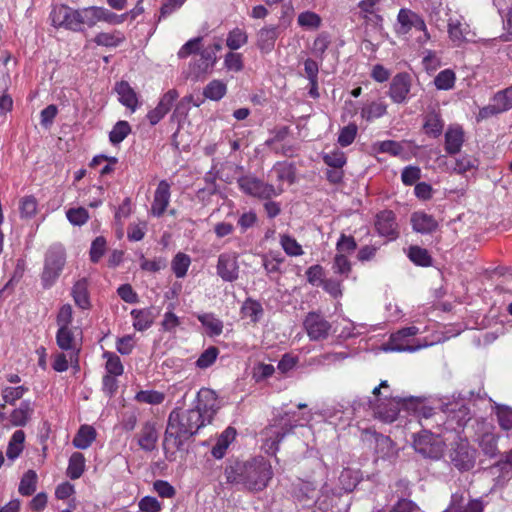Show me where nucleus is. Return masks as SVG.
<instances>
[{
    "label": "nucleus",
    "mask_w": 512,
    "mask_h": 512,
    "mask_svg": "<svg viewBox=\"0 0 512 512\" xmlns=\"http://www.w3.org/2000/svg\"><path fill=\"white\" fill-rule=\"evenodd\" d=\"M280 245L288 256L297 257L304 253L302 246L297 240L288 234L280 235Z\"/></svg>",
    "instance_id": "a18cd8bd"
},
{
    "label": "nucleus",
    "mask_w": 512,
    "mask_h": 512,
    "mask_svg": "<svg viewBox=\"0 0 512 512\" xmlns=\"http://www.w3.org/2000/svg\"><path fill=\"white\" fill-rule=\"evenodd\" d=\"M444 148L447 154L455 155L461 151L465 141L464 130L460 125H450L445 132Z\"/></svg>",
    "instance_id": "412c9836"
},
{
    "label": "nucleus",
    "mask_w": 512,
    "mask_h": 512,
    "mask_svg": "<svg viewBox=\"0 0 512 512\" xmlns=\"http://www.w3.org/2000/svg\"><path fill=\"white\" fill-rule=\"evenodd\" d=\"M241 314L243 317L250 318L251 322L257 323L263 317L264 310L260 302L248 298L242 304Z\"/></svg>",
    "instance_id": "e433bc0d"
},
{
    "label": "nucleus",
    "mask_w": 512,
    "mask_h": 512,
    "mask_svg": "<svg viewBox=\"0 0 512 512\" xmlns=\"http://www.w3.org/2000/svg\"><path fill=\"white\" fill-rule=\"evenodd\" d=\"M323 161L331 168L341 169L346 164L345 153L340 150H334L323 155Z\"/></svg>",
    "instance_id": "69168bd1"
},
{
    "label": "nucleus",
    "mask_w": 512,
    "mask_h": 512,
    "mask_svg": "<svg viewBox=\"0 0 512 512\" xmlns=\"http://www.w3.org/2000/svg\"><path fill=\"white\" fill-rule=\"evenodd\" d=\"M65 251L60 246H52L46 253L42 283L44 288L51 287L60 276L65 265Z\"/></svg>",
    "instance_id": "423d86ee"
},
{
    "label": "nucleus",
    "mask_w": 512,
    "mask_h": 512,
    "mask_svg": "<svg viewBox=\"0 0 512 512\" xmlns=\"http://www.w3.org/2000/svg\"><path fill=\"white\" fill-rule=\"evenodd\" d=\"M493 426L485 419H475V442H477L482 453L495 458L499 454L498 440L500 436L493 432Z\"/></svg>",
    "instance_id": "39448f33"
},
{
    "label": "nucleus",
    "mask_w": 512,
    "mask_h": 512,
    "mask_svg": "<svg viewBox=\"0 0 512 512\" xmlns=\"http://www.w3.org/2000/svg\"><path fill=\"white\" fill-rule=\"evenodd\" d=\"M443 512H483V504L479 500L464 503L463 493H453L448 508Z\"/></svg>",
    "instance_id": "393cba45"
},
{
    "label": "nucleus",
    "mask_w": 512,
    "mask_h": 512,
    "mask_svg": "<svg viewBox=\"0 0 512 512\" xmlns=\"http://www.w3.org/2000/svg\"><path fill=\"white\" fill-rule=\"evenodd\" d=\"M455 80V73L450 69H445L435 77L434 84L439 90H449L454 87Z\"/></svg>",
    "instance_id": "4d7b16f0"
},
{
    "label": "nucleus",
    "mask_w": 512,
    "mask_h": 512,
    "mask_svg": "<svg viewBox=\"0 0 512 512\" xmlns=\"http://www.w3.org/2000/svg\"><path fill=\"white\" fill-rule=\"evenodd\" d=\"M191 409L201 414V419L204 420V424L210 423L219 409L216 393L208 388L201 389L197 394L196 405Z\"/></svg>",
    "instance_id": "f8f14e48"
},
{
    "label": "nucleus",
    "mask_w": 512,
    "mask_h": 512,
    "mask_svg": "<svg viewBox=\"0 0 512 512\" xmlns=\"http://www.w3.org/2000/svg\"><path fill=\"white\" fill-rule=\"evenodd\" d=\"M78 9L61 4L54 6L50 13V20L54 27L79 32Z\"/></svg>",
    "instance_id": "9b49d317"
},
{
    "label": "nucleus",
    "mask_w": 512,
    "mask_h": 512,
    "mask_svg": "<svg viewBox=\"0 0 512 512\" xmlns=\"http://www.w3.org/2000/svg\"><path fill=\"white\" fill-rule=\"evenodd\" d=\"M419 333V328L416 326L405 327L397 332L391 334L388 341L387 350L396 351V352H415L423 347H426L427 344H413L414 340L413 336Z\"/></svg>",
    "instance_id": "6e6552de"
},
{
    "label": "nucleus",
    "mask_w": 512,
    "mask_h": 512,
    "mask_svg": "<svg viewBox=\"0 0 512 512\" xmlns=\"http://www.w3.org/2000/svg\"><path fill=\"white\" fill-rule=\"evenodd\" d=\"M96 438V431L92 426L82 425L73 439L74 447L87 449Z\"/></svg>",
    "instance_id": "f704fd0d"
},
{
    "label": "nucleus",
    "mask_w": 512,
    "mask_h": 512,
    "mask_svg": "<svg viewBox=\"0 0 512 512\" xmlns=\"http://www.w3.org/2000/svg\"><path fill=\"white\" fill-rule=\"evenodd\" d=\"M444 412H448L446 420L443 422L444 431H455L459 433L471 420V412L466 405H461L456 410L452 407V404H448Z\"/></svg>",
    "instance_id": "2eb2a0df"
},
{
    "label": "nucleus",
    "mask_w": 512,
    "mask_h": 512,
    "mask_svg": "<svg viewBox=\"0 0 512 512\" xmlns=\"http://www.w3.org/2000/svg\"><path fill=\"white\" fill-rule=\"evenodd\" d=\"M197 319L208 330L210 336H218L223 331V322L212 313H203Z\"/></svg>",
    "instance_id": "ea45409f"
},
{
    "label": "nucleus",
    "mask_w": 512,
    "mask_h": 512,
    "mask_svg": "<svg viewBox=\"0 0 512 512\" xmlns=\"http://www.w3.org/2000/svg\"><path fill=\"white\" fill-rule=\"evenodd\" d=\"M304 328L312 341L326 339L331 330V324L319 313L309 312L304 320Z\"/></svg>",
    "instance_id": "ddd939ff"
},
{
    "label": "nucleus",
    "mask_w": 512,
    "mask_h": 512,
    "mask_svg": "<svg viewBox=\"0 0 512 512\" xmlns=\"http://www.w3.org/2000/svg\"><path fill=\"white\" fill-rule=\"evenodd\" d=\"M115 90L119 96V101L127 108L135 111L138 104V98L129 83L121 81L116 84Z\"/></svg>",
    "instance_id": "7c9ffc66"
},
{
    "label": "nucleus",
    "mask_w": 512,
    "mask_h": 512,
    "mask_svg": "<svg viewBox=\"0 0 512 512\" xmlns=\"http://www.w3.org/2000/svg\"><path fill=\"white\" fill-rule=\"evenodd\" d=\"M375 227L381 236L388 237L390 240L398 237L395 214L390 210H384L377 214Z\"/></svg>",
    "instance_id": "aec40b11"
},
{
    "label": "nucleus",
    "mask_w": 512,
    "mask_h": 512,
    "mask_svg": "<svg viewBox=\"0 0 512 512\" xmlns=\"http://www.w3.org/2000/svg\"><path fill=\"white\" fill-rule=\"evenodd\" d=\"M477 168L478 160L476 158L469 155H463L455 159L452 171L457 174H465L466 172L476 170Z\"/></svg>",
    "instance_id": "8fccbe9b"
},
{
    "label": "nucleus",
    "mask_w": 512,
    "mask_h": 512,
    "mask_svg": "<svg viewBox=\"0 0 512 512\" xmlns=\"http://www.w3.org/2000/svg\"><path fill=\"white\" fill-rule=\"evenodd\" d=\"M512 107V86L494 95L491 103L480 110L482 117H489L509 110Z\"/></svg>",
    "instance_id": "f3484780"
},
{
    "label": "nucleus",
    "mask_w": 512,
    "mask_h": 512,
    "mask_svg": "<svg viewBox=\"0 0 512 512\" xmlns=\"http://www.w3.org/2000/svg\"><path fill=\"white\" fill-rule=\"evenodd\" d=\"M477 451L467 438L459 437L451 444L449 458L451 464L459 471H469L476 463Z\"/></svg>",
    "instance_id": "20e7f679"
},
{
    "label": "nucleus",
    "mask_w": 512,
    "mask_h": 512,
    "mask_svg": "<svg viewBox=\"0 0 512 512\" xmlns=\"http://www.w3.org/2000/svg\"><path fill=\"white\" fill-rule=\"evenodd\" d=\"M407 401V409H412L420 418H424L425 420L435 418V422L440 426L439 421H443L441 414H436L433 408L425 406L418 398L410 397L407 398Z\"/></svg>",
    "instance_id": "473e14b6"
},
{
    "label": "nucleus",
    "mask_w": 512,
    "mask_h": 512,
    "mask_svg": "<svg viewBox=\"0 0 512 512\" xmlns=\"http://www.w3.org/2000/svg\"><path fill=\"white\" fill-rule=\"evenodd\" d=\"M411 87V76L406 72L398 73L392 78L388 95L394 103H405L408 101Z\"/></svg>",
    "instance_id": "dca6fc26"
},
{
    "label": "nucleus",
    "mask_w": 512,
    "mask_h": 512,
    "mask_svg": "<svg viewBox=\"0 0 512 512\" xmlns=\"http://www.w3.org/2000/svg\"><path fill=\"white\" fill-rule=\"evenodd\" d=\"M34 413V407L30 400H24L19 407L14 409L9 415L10 424L14 427H24L31 420Z\"/></svg>",
    "instance_id": "a878e982"
},
{
    "label": "nucleus",
    "mask_w": 512,
    "mask_h": 512,
    "mask_svg": "<svg viewBox=\"0 0 512 512\" xmlns=\"http://www.w3.org/2000/svg\"><path fill=\"white\" fill-rule=\"evenodd\" d=\"M358 127L354 123H350L343 127L338 135V143L342 147H347L353 143L356 138Z\"/></svg>",
    "instance_id": "e2e57ef3"
},
{
    "label": "nucleus",
    "mask_w": 512,
    "mask_h": 512,
    "mask_svg": "<svg viewBox=\"0 0 512 512\" xmlns=\"http://www.w3.org/2000/svg\"><path fill=\"white\" fill-rule=\"evenodd\" d=\"M179 97V93L175 89L167 91L160 99L158 105L148 112L147 118L151 125H156L171 110L175 100Z\"/></svg>",
    "instance_id": "6ab92c4d"
},
{
    "label": "nucleus",
    "mask_w": 512,
    "mask_h": 512,
    "mask_svg": "<svg viewBox=\"0 0 512 512\" xmlns=\"http://www.w3.org/2000/svg\"><path fill=\"white\" fill-rule=\"evenodd\" d=\"M201 414L192 409L176 408L171 411L164 436V447L180 450L184 443L203 427Z\"/></svg>",
    "instance_id": "f03ea898"
},
{
    "label": "nucleus",
    "mask_w": 512,
    "mask_h": 512,
    "mask_svg": "<svg viewBox=\"0 0 512 512\" xmlns=\"http://www.w3.org/2000/svg\"><path fill=\"white\" fill-rule=\"evenodd\" d=\"M444 129V121L439 112L431 110L424 115L423 130L426 135L438 138Z\"/></svg>",
    "instance_id": "cd10ccee"
},
{
    "label": "nucleus",
    "mask_w": 512,
    "mask_h": 512,
    "mask_svg": "<svg viewBox=\"0 0 512 512\" xmlns=\"http://www.w3.org/2000/svg\"><path fill=\"white\" fill-rule=\"evenodd\" d=\"M387 111V105L382 101L371 102L361 110V116L370 121L383 116Z\"/></svg>",
    "instance_id": "3c124183"
},
{
    "label": "nucleus",
    "mask_w": 512,
    "mask_h": 512,
    "mask_svg": "<svg viewBox=\"0 0 512 512\" xmlns=\"http://www.w3.org/2000/svg\"><path fill=\"white\" fill-rule=\"evenodd\" d=\"M131 316L133 318V327L137 331H145L154 322L155 314L153 313L152 308L145 309H133L131 311Z\"/></svg>",
    "instance_id": "2f4dec72"
},
{
    "label": "nucleus",
    "mask_w": 512,
    "mask_h": 512,
    "mask_svg": "<svg viewBox=\"0 0 512 512\" xmlns=\"http://www.w3.org/2000/svg\"><path fill=\"white\" fill-rule=\"evenodd\" d=\"M439 432H431L423 430L421 433L414 437L413 446L416 452L420 453L424 457L437 459L442 454V445L439 436L442 432L438 428Z\"/></svg>",
    "instance_id": "0eeeda50"
},
{
    "label": "nucleus",
    "mask_w": 512,
    "mask_h": 512,
    "mask_svg": "<svg viewBox=\"0 0 512 512\" xmlns=\"http://www.w3.org/2000/svg\"><path fill=\"white\" fill-rule=\"evenodd\" d=\"M293 496L303 506H309L317 501L319 493L313 482L300 480L294 485Z\"/></svg>",
    "instance_id": "4be33fe9"
},
{
    "label": "nucleus",
    "mask_w": 512,
    "mask_h": 512,
    "mask_svg": "<svg viewBox=\"0 0 512 512\" xmlns=\"http://www.w3.org/2000/svg\"><path fill=\"white\" fill-rule=\"evenodd\" d=\"M332 269L335 274L347 278L351 272V263L344 254L337 253L334 257Z\"/></svg>",
    "instance_id": "bf43d9fd"
},
{
    "label": "nucleus",
    "mask_w": 512,
    "mask_h": 512,
    "mask_svg": "<svg viewBox=\"0 0 512 512\" xmlns=\"http://www.w3.org/2000/svg\"><path fill=\"white\" fill-rule=\"evenodd\" d=\"M237 182L244 193L261 199H270L283 192L282 188L276 189L273 185L250 175L240 177Z\"/></svg>",
    "instance_id": "9d476101"
},
{
    "label": "nucleus",
    "mask_w": 512,
    "mask_h": 512,
    "mask_svg": "<svg viewBox=\"0 0 512 512\" xmlns=\"http://www.w3.org/2000/svg\"><path fill=\"white\" fill-rule=\"evenodd\" d=\"M11 62V56L7 51L0 50V92H7L10 85V75L8 65Z\"/></svg>",
    "instance_id": "a19ab883"
},
{
    "label": "nucleus",
    "mask_w": 512,
    "mask_h": 512,
    "mask_svg": "<svg viewBox=\"0 0 512 512\" xmlns=\"http://www.w3.org/2000/svg\"><path fill=\"white\" fill-rule=\"evenodd\" d=\"M79 13V32L83 30V25L86 24L89 27L94 26L99 22V7L91 6L83 9H78Z\"/></svg>",
    "instance_id": "37998d69"
},
{
    "label": "nucleus",
    "mask_w": 512,
    "mask_h": 512,
    "mask_svg": "<svg viewBox=\"0 0 512 512\" xmlns=\"http://www.w3.org/2000/svg\"><path fill=\"white\" fill-rule=\"evenodd\" d=\"M411 224L413 230L421 234L432 233L438 227L434 217L424 212H414L411 215Z\"/></svg>",
    "instance_id": "bb28decb"
},
{
    "label": "nucleus",
    "mask_w": 512,
    "mask_h": 512,
    "mask_svg": "<svg viewBox=\"0 0 512 512\" xmlns=\"http://www.w3.org/2000/svg\"><path fill=\"white\" fill-rule=\"evenodd\" d=\"M235 435L236 431L234 428L228 427L225 429L218 438L216 445L212 448V455L217 459L222 458L229 444L234 440Z\"/></svg>",
    "instance_id": "4c0bfd02"
},
{
    "label": "nucleus",
    "mask_w": 512,
    "mask_h": 512,
    "mask_svg": "<svg viewBox=\"0 0 512 512\" xmlns=\"http://www.w3.org/2000/svg\"><path fill=\"white\" fill-rule=\"evenodd\" d=\"M248 41V35L247 33L240 29V28H234L228 33L227 39H226V45L231 50H238L243 45H245Z\"/></svg>",
    "instance_id": "6e6d98bb"
},
{
    "label": "nucleus",
    "mask_w": 512,
    "mask_h": 512,
    "mask_svg": "<svg viewBox=\"0 0 512 512\" xmlns=\"http://www.w3.org/2000/svg\"><path fill=\"white\" fill-rule=\"evenodd\" d=\"M217 275L226 282H234L239 278L238 254L225 252L219 255L217 261Z\"/></svg>",
    "instance_id": "4468645a"
},
{
    "label": "nucleus",
    "mask_w": 512,
    "mask_h": 512,
    "mask_svg": "<svg viewBox=\"0 0 512 512\" xmlns=\"http://www.w3.org/2000/svg\"><path fill=\"white\" fill-rule=\"evenodd\" d=\"M170 201V185L167 181L161 180L155 190L154 199L151 205V214L160 217L166 211Z\"/></svg>",
    "instance_id": "5701e85b"
},
{
    "label": "nucleus",
    "mask_w": 512,
    "mask_h": 512,
    "mask_svg": "<svg viewBox=\"0 0 512 512\" xmlns=\"http://www.w3.org/2000/svg\"><path fill=\"white\" fill-rule=\"evenodd\" d=\"M72 297L75 304L81 309L90 308L88 284L85 278L78 280L72 288Z\"/></svg>",
    "instance_id": "72a5a7b5"
},
{
    "label": "nucleus",
    "mask_w": 512,
    "mask_h": 512,
    "mask_svg": "<svg viewBox=\"0 0 512 512\" xmlns=\"http://www.w3.org/2000/svg\"><path fill=\"white\" fill-rule=\"evenodd\" d=\"M103 358L106 359L105 369L108 375L120 376L123 374L124 367L118 355L105 351Z\"/></svg>",
    "instance_id": "49530a36"
},
{
    "label": "nucleus",
    "mask_w": 512,
    "mask_h": 512,
    "mask_svg": "<svg viewBox=\"0 0 512 512\" xmlns=\"http://www.w3.org/2000/svg\"><path fill=\"white\" fill-rule=\"evenodd\" d=\"M409 259L416 265L427 267L431 265L432 259L428 251L419 246H411L408 253Z\"/></svg>",
    "instance_id": "864d4df0"
},
{
    "label": "nucleus",
    "mask_w": 512,
    "mask_h": 512,
    "mask_svg": "<svg viewBox=\"0 0 512 512\" xmlns=\"http://www.w3.org/2000/svg\"><path fill=\"white\" fill-rule=\"evenodd\" d=\"M279 36V28L275 25L264 26L257 32V47L263 53H270Z\"/></svg>",
    "instance_id": "b1692460"
},
{
    "label": "nucleus",
    "mask_w": 512,
    "mask_h": 512,
    "mask_svg": "<svg viewBox=\"0 0 512 512\" xmlns=\"http://www.w3.org/2000/svg\"><path fill=\"white\" fill-rule=\"evenodd\" d=\"M277 174V179L281 182H287L293 184L296 180L295 169L291 164H277L274 167Z\"/></svg>",
    "instance_id": "052dcab7"
},
{
    "label": "nucleus",
    "mask_w": 512,
    "mask_h": 512,
    "mask_svg": "<svg viewBox=\"0 0 512 512\" xmlns=\"http://www.w3.org/2000/svg\"><path fill=\"white\" fill-rule=\"evenodd\" d=\"M56 342L62 350L68 351L75 348L74 334L70 327H59L56 334Z\"/></svg>",
    "instance_id": "5fc2aeb1"
},
{
    "label": "nucleus",
    "mask_w": 512,
    "mask_h": 512,
    "mask_svg": "<svg viewBox=\"0 0 512 512\" xmlns=\"http://www.w3.org/2000/svg\"><path fill=\"white\" fill-rule=\"evenodd\" d=\"M28 391L25 386L5 387L2 389V399L5 403L13 405L17 400L21 399Z\"/></svg>",
    "instance_id": "680f3d73"
},
{
    "label": "nucleus",
    "mask_w": 512,
    "mask_h": 512,
    "mask_svg": "<svg viewBox=\"0 0 512 512\" xmlns=\"http://www.w3.org/2000/svg\"><path fill=\"white\" fill-rule=\"evenodd\" d=\"M367 404L372 410L373 417L384 423L394 422L401 408L408 407L407 398L393 394H384V398H380L378 401H368Z\"/></svg>",
    "instance_id": "7ed1b4c3"
},
{
    "label": "nucleus",
    "mask_w": 512,
    "mask_h": 512,
    "mask_svg": "<svg viewBox=\"0 0 512 512\" xmlns=\"http://www.w3.org/2000/svg\"><path fill=\"white\" fill-rule=\"evenodd\" d=\"M387 512H422L421 508L412 500L401 497Z\"/></svg>",
    "instance_id": "774afa93"
},
{
    "label": "nucleus",
    "mask_w": 512,
    "mask_h": 512,
    "mask_svg": "<svg viewBox=\"0 0 512 512\" xmlns=\"http://www.w3.org/2000/svg\"><path fill=\"white\" fill-rule=\"evenodd\" d=\"M37 474L33 470H28L21 478L18 491L23 496H30L36 490Z\"/></svg>",
    "instance_id": "de8ad7c7"
},
{
    "label": "nucleus",
    "mask_w": 512,
    "mask_h": 512,
    "mask_svg": "<svg viewBox=\"0 0 512 512\" xmlns=\"http://www.w3.org/2000/svg\"><path fill=\"white\" fill-rule=\"evenodd\" d=\"M85 469V458L80 452H74L69 458V464L67 468V476L76 480L80 478Z\"/></svg>",
    "instance_id": "58836bf2"
},
{
    "label": "nucleus",
    "mask_w": 512,
    "mask_h": 512,
    "mask_svg": "<svg viewBox=\"0 0 512 512\" xmlns=\"http://www.w3.org/2000/svg\"><path fill=\"white\" fill-rule=\"evenodd\" d=\"M496 415L499 426L503 430H511L512 429V409L506 406L496 405Z\"/></svg>",
    "instance_id": "0e129e2a"
},
{
    "label": "nucleus",
    "mask_w": 512,
    "mask_h": 512,
    "mask_svg": "<svg viewBox=\"0 0 512 512\" xmlns=\"http://www.w3.org/2000/svg\"><path fill=\"white\" fill-rule=\"evenodd\" d=\"M225 476L228 483L242 485L250 491H262L272 479L273 471L269 461L254 458L226 467Z\"/></svg>",
    "instance_id": "f257e3e1"
},
{
    "label": "nucleus",
    "mask_w": 512,
    "mask_h": 512,
    "mask_svg": "<svg viewBox=\"0 0 512 512\" xmlns=\"http://www.w3.org/2000/svg\"><path fill=\"white\" fill-rule=\"evenodd\" d=\"M297 23L302 28L309 29V30H316L321 26L322 19L315 12L304 11L298 15Z\"/></svg>",
    "instance_id": "c03bdc74"
},
{
    "label": "nucleus",
    "mask_w": 512,
    "mask_h": 512,
    "mask_svg": "<svg viewBox=\"0 0 512 512\" xmlns=\"http://www.w3.org/2000/svg\"><path fill=\"white\" fill-rule=\"evenodd\" d=\"M24 441L25 433L22 430H17L13 433L6 450L7 458L10 461H14L20 456L24 448Z\"/></svg>",
    "instance_id": "c9c22d12"
},
{
    "label": "nucleus",
    "mask_w": 512,
    "mask_h": 512,
    "mask_svg": "<svg viewBox=\"0 0 512 512\" xmlns=\"http://www.w3.org/2000/svg\"><path fill=\"white\" fill-rule=\"evenodd\" d=\"M123 39L124 38L120 33L101 32L95 36L94 42L99 46L116 47L123 41Z\"/></svg>",
    "instance_id": "13d9d810"
},
{
    "label": "nucleus",
    "mask_w": 512,
    "mask_h": 512,
    "mask_svg": "<svg viewBox=\"0 0 512 512\" xmlns=\"http://www.w3.org/2000/svg\"><path fill=\"white\" fill-rule=\"evenodd\" d=\"M157 440H158V434H157L154 424H152L150 422H146L143 425V427L139 433V437H138L139 446L143 450H145L147 452H151L156 448Z\"/></svg>",
    "instance_id": "c756f323"
},
{
    "label": "nucleus",
    "mask_w": 512,
    "mask_h": 512,
    "mask_svg": "<svg viewBox=\"0 0 512 512\" xmlns=\"http://www.w3.org/2000/svg\"><path fill=\"white\" fill-rule=\"evenodd\" d=\"M131 132L127 121H118L109 133V140L113 145L121 143Z\"/></svg>",
    "instance_id": "603ef678"
},
{
    "label": "nucleus",
    "mask_w": 512,
    "mask_h": 512,
    "mask_svg": "<svg viewBox=\"0 0 512 512\" xmlns=\"http://www.w3.org/2000/svg\"><path fill=\"white\" fill-rule=\"evenodd\" d=\"M227 92V86L220 80H212L203 90V95L213 101H219Z\"/></svg>",
    "instance_id": "79ce46f5"
},
{
    "label": "nucleus",
    "mask_w": 512,
    "mask_h": 512,
    "mask_svg": "<svg viewBox=\"0 0 512 512\" xmlns=\"http://www.w3.org/2000/svg\"><path fill=\"white\" fill-rule=\"evenodd\" d=\"M218 354V348L210 346L199 356L196 361V366L201 369L210 367L216 361Z\"/></svg>",
    "instance_id": "338daca9"
},
{
    "label": "nucleus",
    "mask_w": 512,
    "mask_h": 512,
    "mask_svg": "<svg viewBox=\"0 0 512 512\" xmlns=\"http://www.w3.org/2000/svg\"><path fill=\"white\" fill-rule=\"evenodd\" d=\"M397 22L398 26L396 28V32L400 35L409 33L413 28L415 30H425L424 19L410 9H400L397 16Z\"/></svg>",
    "instance_id": "a211bd4d"
},
{
    "label": "nucleus",
    "mask_w": 512,
    "mask_h": 512,
    "mask_svg": "<svg viewBox=\"0 0 512 512\" xmlns=\"http://www.w3.org/2000/svg\"><path fill=\"white\" fill-rule=\"evenodd\" d=\"M190 263L191 259L187 254L181 252L177 253L171 263L172 271L175 276L177 278H183L188 271Z\"/></svg>",
    "instance_id": "09e8293b"
},
{
    "label": "nucleus",
    "mask_w": 512,
    "mask_h": 512,
    "mask_svg": "<svg viewBox=\"0 0 512 512\" xmlns=\"http://www.w3.org/2000/svg\"><path fill=\"white\" fill-rule=\"evenodd\" d=\"M286 434V431H280L273 426L266 428L263 432L265 437L263 449L265 452L267 454L275 455L279 449V443L284 439Z\"/></svg>",
    "instance_id": "c85d7f7f"
},
{
    "label": "nucleus",
    "mask_w": 512,
    "mask_h": 512,
    "mask_svg": "<svg viewBox=\"0 0 512 512\" xmlns=\"http://www.w3.org/2000/svg\"><path fill=\"white\" fill-rule=\"evenodd\" d=\"M221 49L220 43H215L212 47L202 49L199 55L193 57L189 64V76L194 80H198L202 75L211 70L217 60L216 52Z\"/></svg>",
    "instance_id": "1a4fd4ad"
}]
</instances>
